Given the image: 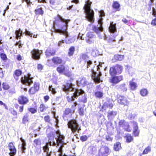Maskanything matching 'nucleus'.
<instances>
[{"mask_svg":"<svg viewBox=\"0 0 156 156\" xmlns=\"http://www.w3.org/2000/svg\"><path fill=\"white\" fill-rule=\"evenodd\" d=\"M55 53V50L50 48H48L45 52V54L47 57H48L54 55Z\"/></svg>","mask_w":156,"mask_h":156,"instance_id":"obj_22","label":"nucleus"},{"mask_svg":"<svg viewBox=\"0 0 156 156\" xmlns=\"http://www.w3.org/2000/svg\"><path fill=\"white\" fill-rule=\"evenodd\" d=\"M28 110L32 114L35 113L37 112V110L33 108H29Z\"/></svg>","mask_w":156,"mask_h":156,"instance_id":"obj_55","label":"nucleus"},{"mask_svg":"<svg viewBox=\"0 0 156 156\" xmlns=\"http://www.w3.org/2000/svg\"><path fill=\"white\" fill-rule=\"evenodd\" d=\"M109 149L107 146H104L101 147L99 151V156H107L109 154Z\"/></svg>","mask_w":156,"mask_h":156,"instance_id":"obj_12","label":"nucleus"},{"mask_svg":"<svg viewBox=\"0 0 156 156\" xmlns=\"http://www.w3.org/2000/svg\"><path fill=\"white\" fill-rule=\"evenodd\" d=\"M74 112L70 108H66L64 114L63 115L62 117L63 119L65 120H66V118H67L68 116L71 115L72 113Z\"/></svg>","mask_w":156,"mask_h":156,"instance_id":"obj_17","label":"nucleus"},{"mask_svg":"<svg viewBox=\"0 0 156 156\" xmlns=\"http://www.w3.org/2000/svg\"><path fill=\"white\" fill-rule=\"evenodd\" d=\"M49 98V97L48 96L46 95L44 97V99L45 102H46L48 101Z\"/></svg>","mask_w":156,"mask_h":156,"instance_id":"obj_64","label":"nucleus"},{"mask_svg":"<svg viewBox=\"0 0 156 156\" xmlns=\"http://www.w3.org/2000/svg\"><path fill=\"white\" fill-rule=\"evenodd\" d=\"M114 38H115L114 37ZM108 42L110 44L113 45H115V40L114 38H113L111 37L109 38L108 40Z\"/></svg>","mask_w":156,"mask_h":156,"instance_id":"obj_46","label":"nucleus"},{"mask_svg":"<svg viewBox=\"0 0 156 156\" xmlns=\"http://www.w3.org/2000/svg\"><path fill=\"white\" fill-rule=\"evenodd\" d=\"M151 150V148L150 147H148L146 148L143 152V154H147L149 152H150Z\"/></svg>","mask_w":156,"mask_h":156,"instance_id":"obj_51","label":"nucleus"},{"mask_svg":"<svg viewBox=\"0 0 156 156\" xmlns=\"http://www.w3.org/2000/svg\"><path fill=\"white\" fill-rule=\"evenodd\" d=\"M70 21V20L66 19L60 15H58L53 22V27L55 32L65 35L66 36L65 42L68 44L74 41L73 38L68 36L67 31L68 23Z\"/></svg>","mask_w":156,"mask_h":156,"instance_id":"obj_1","label":"nucleus"},{"mask_svg":"<svg viewBox=\"0 0 156 156\" xmlns=\"http://www.w3.org/2000/svg\"><path fill=\"white\" fill-rule=\"evenodd\" d=\"M87 137L86 135L82 136H81L80 140L82 142H84L87 140Z\"/></svg>","mask_w":156,"mask_h":156,"instance_id":"obj_59","label":"nucleus"},{"mask_svg":"<svg viewBox=\"0 0 156 156\" xmlns=\"http://www.w3.org/2000/svg\"><path fill=\"white\" fill-rule=\"evenodd\" d=\"M105 138L107 141H112L113 138L111 135H107L105 136Z\"/></svg>","mask_w":156,"mask_h":156,"instance_id":"obj_49","label":"nucleus"},{"mask_svg":"<svg viewBox=\"0 0 156 156\" xmlns=\"http://www.w3.org/2000/svg\"><path fill=\"white\" fill-rule=\"evenodd\" d=\"M148 93V92L146 89H142L140 91V94L141 95L143 96H146Z\"/></svg>","mask_w":156,"mask_h":156,"instance_id":"obj_43","label":"nucleus"},{"mask_svg":"<svg viewBox=\"0 0 156 156\" xmlns=\"http://www.w3.org/2000/svg\"><path fill=\"white\" fill-rule=\"evenodd\" d=\"M120 6V4L117 2H114L112 5L113 7L114 8L117 9H119Z\"/></svg>","mask_w":156,"mask_h":156,"instance_id":"obj_47","label":"nucleus"},{"mask_svg":"<svg viewBox=\"0 0 156 156\" xmlns=\"http://www.w3.org/2000/svg\"><path fill=\"white\" fill-rule=\"evenodd\" d=\"M18 101L20 104L24 105L27 104L28 100L26 97L22 96L18 98Z\"/></svg>","mask_w":156,"mask_h":156,"instance_id":"obj_20","label":"nucleus"},{"mask_svg":"<svg viewBox=\"0 0 156 156\" xmlns=\"http://www.w3.org/2000/svg\"><path fill=\"white\" fill-rule=\"evenodd\" d=\"M116 25V23H114L113 22H111L110 23L108 27V30L109 32L111 33V35L114 37H115L118 35Z\"/></svg>","mask_w":156,"mask_h":156,"instance_id":"obj_9","label":"nucleus"},{"mask_svg":"<svg viewBox=\"0 0 156 156\" xmlns=\"http://www.w3.org/2000/svg\"><path fill=\"white\" fill-rule=\"evenodd\" d=\"M94 65V64H93L91 60H89L86 61L87 68L92 66H94L95 67Z\"/></svg>","mask_w":156,"mask_h":156,"instance_id":"obj_44","label":"nucleus"},{"mask_svg":"<svg viewBox=\"0 0 156 156\" xmlns=\"http://www.w3.org/2000/svg\"><path fill=\"white\" fill-rule=\"evenodd\" d=\"M20 141L22 142V144L21 146V150L22 151V153H25V150L26 149V144L24 140L23 139L22 137H21L20 138Z\"/></svg>","mask_w":156,"mask_h":156,"instance_id":"obj_23","label":"nucleus"},{"mask_svg":"<svg viewBox=\"0 0 156 156\" xmlns=\"http://www.w3.org/2000/svg\"><path fill=\"white\" fill-rule=\"evenodd\" d=\"M52 61L55 64H59L62 63V59L58 57H54L52 58Z\"/></svg>","mask_w":156,"mask_h":156,"instance_id":"obj_24","label":"nucleus"},{"mask_svg":"<svg viewBox=\"0 0 156 156\" xmlns=\"http://www.w3.org/2000/svg\"><path fill=\"white\" fill-rule=\"evenodd\" d=\"M74 85L72 83H67L66 85H63L62 87L63 90L67 93L69 91H74V92L72 95H69L66 97V99L69 102H72L75 101V99L76 98L79 96L78 101L80 102L83 103L87 102V98L84 91L81 89H75L73 87Z\"/></svg>","mask_w":156,"mask_h":156,"instance_id":"obj_3","label":"nucleus"},{"mask_svg":"<svg viewBox=\"0 0 156 156\" xmlns=\"http://www.w3.org/2000/svg\"><path fill=\"white\" fill-rule=\"evenodd\" d=\"M25 33L26 35L29 36L31 37H32L33 34L31 33L30 31L27 30L26 29V30Z\"/></svg>","mask_w":156,"mask_h":156,"instance_id":"obj_60","label":"nucleus"},{"mask_svg":"<svg viewBox=\"0 0 156 156\" xmlns=\"http://www.w3.org/2000/svg\"><path fill=\"white\" fill-rule=\"evenodd\" d=\"M95 37V35L92 32H88L86 34V42L89 44H91L94 43V39Z\"/></svg>","mask_w":156,"mask_h":156,"instance_id":"obj_13","label":"nucleus"},{"mask_svg":"<svg viewBox=\"0 0 156 156\" xmlns=\"http://www.w3.org/2000/svg\"><path fill=\"white\" fill-rule=\"evenodd\" d=\"M92 3V2L90 1L89 0H87L85 2L83 9L86 15V20L92 23L94 22V11L91 9V5Z\"/></svg>","mask_w":156,"mask_h":156,"instance_id":"obj_4","label":"nucleus"},{"mask_svg":"<svg viewBox=\"0 0 156 156\" xmlns=\"http://www.w3.org/2000/svg\"><path fill=\"white\" fill-rule=\"evenodd\" d=\"M26 3L27 7L30 9L31 7V5L32 4V2L30 1V0H28V2H27Z\"/></svg>","mask_w":156,"mask_h":156,"instance_id":"obj_61","label":"nucleus"},{"mask_svg":"<svg viewBox=\"0 0 156 156\" xmlns=\"http://www.w3.org/2000/svg\"><path fill=\"white\" fill-rule=\"evenodd\" d=\"M48 89L49 91H51V93L53 94H55L56 92L54 88L52 87V85H49L48 87Z\"/></svg>","mask_w":156,"mask_h":156,"instance_id":"obj_48","label":"nucleus"},{"mask_svg":"<svg viewBox=\"0 0 156 156\" xmlns=\"http://www.w3.org/2000/svg\"><path fill=\"white\" fill-rule=\"evenodd\" d=\"M44 12L42 8H37L35 10V13L36 15H43Z\"/></svg>","mask_w":156,"mask_h":156,"instance_id":"obj_33","label":"nucleus"},{"mask_svg":"<svg viewBox=\"0 0 156 156\" xmlns=\"http://www.w3.org/2000/svg\"><path fill=\"white\" fill-rule=\"evenodd\" d=\"M116 114L117 112L116 111L109 110L108 112V117H114Z\"/></svg>","mask_w":156,"mask_h":156,"instance_id":"obj_38","label":"nucleus"},{"mask_svg":"<svg viewBox=\"0 0 156 156\" xmlns=\"http://www.w3.org/2000/svg\"><path fill=\"white\" fill-rule=\"evenodd\" d=\"M54 117L55 119V126L56 127H58V125L59 122V120L57 117H56L55 116H54Z\"/></svg>","mask_w":156,"mask_h":156,"instance_id":"obj_57","label":"nucleus"},{"mask_svg":"<svg viewBox=\"0 0 156 156\" xmlns=\"http://www.w3.org/2000/svg\"><path fill=\"white\" fill-rule=\"evenodd\" d=\"M95 96L96 97L100 98L103 96V93L101 91H97L95 92Z\"/></svg>","mask_w":156,"mask_h":156,"instance_id":"obj_41","label":"nucleus"},{"mask_svg":"<svg viewBox=\"0 0 156 156\" xmlns=\"http://www.w3.org/2000/svg\"><path fill=\"white\" fill-rule=\"evenodd\" d=\"M88 151L91 154H93L96 151V148L94 146H90L88 148Z\"/></svg>","mask_w":156,"mask_h":156,"instance_id":"obj_32","label":"nucleus"},{"mask_svg":"<svg viewBox=\"0 0 156 156\" xmlns=\"http://www.w3.org/2000/svg\"><path fill=\"white\" fill-rule=\"evenodd\" d=\"M124 55H114V58L116 60L121 61L124 58Z\"/></svg>","mask_w":156,"mask_h":156,"instance_id":"obj_42","label":"nucleus"},{"mask_svg":"<svg viewBox=\"0 0 156 156\" xmlns=\"http://www.w3.org/2000/svg\"><path fill=\"white\" fill-rule=\"evenodd\" d=\"M114 149L115 151H119L121 148V144L119 142H117L114 145Z\"/></svg>","mask_w":156,"mask_h":156,"instance_id":"obj_36","label":"nucleus"},{"mask_svg":"<svg viewBox=\"0 0 156 156\" xmlns=\"http://www.w3.org/2000/svg\"><path fill=\"white\" fill-rule=\"evenodd\" d=\"M124 125L123 126L122 128L124 129L126 131H129V130L128 129L129 126L128 123L127 122H126Z\"/></svg>","mask_w":156,"mask_h":156,"instance_id":"obj_52","label":"nucleus"},{"mask_svg":"<svg viewBox=\"0 0 156 156\" xmlns=\"http://www.w3.org/2000/svg\"><path fill=\"white\" fill-rule=\"evenodd\" d=\"M91 54L93 57L97 56L100 55L99 51L97 49L93 50Z\"/></svg>","mask_w":156,"mask_h":156,"instance_id":"obj_40","label":"nucleus"},{"mask_svg":"<svg viewBox=\"0 0 156 156\" xmlns=\"http://www.w3.org/2000/svg\"><path fill=\"white\" fill-rule=\"evenodd\" d=\"M0 57L3 60H6L7 59V57L5 54L2 53L0 54Z\"/></svg>","mask_w":156,"mask_h":156,"instance_id":"obj_54","label":"nucleus"},{"mask_svg":"<svg viewBox=\"0 0 156 156\" xmlns=\"http://www.w3.org/2000/svg\"><path fill=\"white\" fill-rule=\"evenodd\" d=\"M28 118L27 115H25L24 116L23 119L22 123L23 124H25L28 121Z\"/></svg>","mask_w":156,"mask_h":156,"instance_id":"obj_53","label":"nucleus"},{"mask_svg":"<svg viewBox=\"0 0 156 156\" xmlns=\"http://www.w3.org/2000/svg\"><path fill=\"white\" fill-rule=\"evenodd\" d=\"M117 88L119 90L123 92H126L127 89V87L126 86V84L125 83L120 85L119 87H118Z\"/></svg>","mask_w":156,"mask_h":156,"instance_id":"obj_26","label":"nucleus"},{"mask_svg":"<svg viewBox=\"0 0 156 156\" xmlns=\"http://www.w3.org/2000/svg\"><path fill=\"white\" fill-rule=\"evenodd\" d=\"M59 97H56L55 98H54L52 100L51 104L53 105H55L56 104H58L60 103L59 99Z\"/></svg>","mask_w":156,"mask_h":156,"instance_id":"obj_31","label":"nucleus"},{"mask_svg":"<svg viewBox=\"0 0 156 156\" xmlns=\"http://www.w3.org/2000/svg\"><path fill=\"white\" fill-rule=\"evenodd\" d=\"M126 141L127 143H130L133 140V136L129 134L126 135Z\"/></svg>","mask_w":156,"mask_h":156,"instance_id":"obj_39","label":"nucleus"},{"mask_svg":"<svg viewBox=\"0 0 156 156\" xmlns=\"http://www.w3.org/2000/svg\"><path fill=\"white\" fill-rule=\"evenodd\" d=\"M133 133L135 136H137L139 134V131L138 130V127L137 125V123L135 122H133Z\"/></svg>","mask_w":156,"mask_h":156,"instance_id":"obj_18","label":"nucleus"},{"mask_svg":"<svg viewBox=\"0 0 156 156\" xmlns=\"http://www.w3.org/2000/svg\"><path fill=\"white\" fill-rule=\"evenodd\" d=\"M91 77L94 82L96 83H99L101 81L100 79V77L101 76V72H99L98 73L95 71V70L92 68H91Z\"/></svg>","mask_w":156,"mask_h":156,"instance_id":"obj_7","label":"nucleus"},{"mask_svg":"<svg viewBox=\"0 0 156 156\" xmlns=\"http://www.w3.org/2000/svg\"><path fill=\"white\" fill-rule=\"evenodd\" d=\"M76 83L78 86L84 87L87 83V80L85 77H81L76 81Z\"/></svg>","mask_w":156,"mask_h":156,"instance_id":"obj_15","label":"nucleus"},{"mask_svg":"<svg viewBox=\"0 0 156 156\" xmlns=\"http://www.w3.org/2000/svg\"><path fill=\"white\" fill-rule=\"evenodd\" d=\"M22 73L21 71L20 70H16L15 72L14 77L15 79H17L18 77L20 76Z\"/></svg>","mask_w":156,"mask_h":156,"instance_id":"obj_35","label":"nucleus"},{"mask_svg":"<svg viewBox=\"0 0 156 156\" xmlns=\"http://www.w3.org/2000/svg\"><path fill=\"white\" fill-rule=\"evenodd\" d=\"M48 108V107L47 106H45L43 104H41L40 105L39 108L38 109L39 112H44Z\"/></svg>","mask_w":156,"mask_h":156,"instance_id":"obj_27","label":"nucleus"},{"mask_svg":"<svg viewBox=\"0 0 156 156\" xmlns=\"http://www.w3.org/2000/svg\"><path fill=\"white\" fill-rule=\"evenodd\" d=\"M32 79L33 77H30V75L28 74L27 76H25L21 78V82L23 84L30 86L33 83Z\"/></svg>","mask_w":156,"mask_h":156,"instance_id":"obj_10","label":"nucleus"},{"mask_svg":"<svg viewBox=\"0 0 156 156\" xmlns=\"http://www.w3.org/2000/svg\"><path fill=\"white\" fill-rule=\"evenodd\" d=\"M2 86L3 88L5 90H8L9 88V86L8 84L6 83H2Z\"/></svg>","mask_w":156,"mask_h":156,"instance_id":"obj_56","label":"nucleus"},{"mask_svg":"<svg viewBox=\"0 0 156 156\" xmlns=\"http://www.w3.org/2000/svg\"><path fill=\"white\" fill-rule=\"evenodd\" d=\"M41 142V140L40 139H36L34 141V145L36 146L38 145H40Z\"/></svg>","mask_w":156,"mask_h":156,"instance_id":"obj_45","label":"nucleus"},{"mask_svg":"<svg viewBox=\"0 0 156 156\" xmlns=\"http://www.w3.org/2000/svg\"><path fill=\"white\" fill-rule=\"evenodd\" d=\"M129 87L131 90H134L136 88L137 84L133 81H130L129 82Z\"/></svg>","mask_w":156,"mask_h":156,"instance_id":"obj_28","label":"nucleus"},{"mask_svg":"<svg viewBox=\"0 0 156 156\" xmlns=\"http://www.w3.org/2000/svg\"><path fill=\"white\" fill-rule=\"evenodd\" d=\"M117 100L118 103L122 105H126L128 103L126 98L122 96H120L118 98Z\"/></svg>","mask_w":156,"mask_h":156,"instance_id":"obj_19","label":"nucleus"},{"mask_svg":"<svg viewBox=\"0 0 156 156\" xmlns=\"http://www.w3.org/2000/svg\"><path fill=\"white\" fill-rule=\"evenodd\" d=\"M122 80V76H115L112 77L111 82L114 83H117Z\"/></svg>","mask_w":156,"mask_h":156,"instance_id":"obj_21","label":"nucleus"},{"mask_svg":"<svg viewBox=\"0 0 156 156\" xmlns=\"http://www.w3.org/2000/svg\"><path fill=\"white\" fill-rule=\"evenodd\" d=\"M37 67L38 70L41 71L42 69L43 66L39 64L37 65Z\"/></svg>","mask_w":156,"mask_h":156,"instance_id":"obj_63","label":"nucleus"},{"mask_svg":"<svg viewBox=\"0 0 156 156\" xmlns=\"http://www.w3.org/2000/svg\"><path fill=\"white\" fill-rule=\"evenodd\" d=\"M65 70V67L63 65H60L57 68V71L60 73H63Z\"/></svg>","mask_w":156,"mask_h":156,"instance_id":"obj_30","label":"nucleus"},{"mask_svg":"<svg viewBox=\"0 0 156 156\" xmlns=\"http://www.w3.org/2000/svg\"><path fill=\"white\" fill-rule=\"evenodd\" d=\"M47 136L48 138V142L46 143L45 145L43 147V150L44 152L46 153V156H51L52 151H49L50 146H59L61 144L60 147L62 146L64 144V140L65 137L62 134L59 130L55 132H50L48 134Z\"/></svg>","mask_w":156,"mask_h":156,"instance_id":"obj_2","label":"nucleus"},{"mask_svg":"<svg viewBox=\"0 0 156 156\" xmlns=\"http://www.w3.org/2000/svg\"><path fill=\"white\" fill-rule=\"evenodd\" d=\"M70 103H71V108L70 109L74 112L76 109V105H78V104L76 101L74 102V101H73Z\"/></svg>","mask_w":156,"mask_h":156,"instance_id":"obj_34","label":"nucleus"},{"mask_svg":"<svg viewBox=\"0 0 156 156\" xmlns=\"http://www.w3.org/2000/svg\"><path fill=\"white\" fill-rule=\"evenodd\" d=\"M44 119L45 122L51 123V119H50V117L49 115H46L44 117Z\"/></svg>","mask_w":156,"mask_h":156,"instance_id":"obj_50","label":"nucleus"},{"mask_svg":"<svg viewBox=\"0 0 156 156\" xmlns=\"http://www.w3.org/2000/svg\"><path fill=\"white\" fill-rule=\"evenodd\" d=\"M32 58L35 60H39L40 58L41 55L42 53V50H39L38 49H33L31 52Z\"/></svg>","mask_w":156,"mask_h":156,"instance_id":"obj_11","label":"nucleus"},{"mask_svg":"<svg viewBox=\"0 0 156 156\" xmlns=\"http://www.w3.org/2000/svg\"><path fill=\"white\" fill-rule=\"evenodd\" d=\"M152 15L156 17V10L154 7L152 8Z\"/></svg>","mask_w":156,"mask_h":156,"instance_id":"obj_62","label":"nucleus"},{"mask_svg":"<svg viewBox=\"0 0 156 156\" xmlns=\"http://www.w3.org/2000/svg\"><path fill=\"white\" fill-rule=\"evenodd\" d=\"M99 19L98 21V24L97 25H93L92 27L93 30L97 34L99 35L103 30L102 27V17L105 16V13L103 10L99 11Z\"/></svg>","mask_w":156,"mask_h":156,"instance_id":"obj_5","label":"nucleus"},{"mask_svg":"<svg viewBox=\"0 0 156 156\" xmlns=\"http://www.w3.org/2000/svg\"><path fill=\"white\" fill-rule=\"evenodd\" d=\"M75 50V48L73 46L71 47L69 49V51L68 53V55L69 56H73Z\"/></svg>","mask_w":156,"mask_h":156,"instance_id":"obj_37","label":"nucleus"},{"mask_svg":"<svg viewBox=\"0 0 156 156\" xmlns=\"http://www.w3.org/2000/svg\"><path fill=\"white\" fill-rule=\"evenodd\" d=\"M122 67L119 65H116L115 66L111 67L109 70V73L111 75L113 76L117 73L120 74L122 73Z\"/></svg>","mask_w":156,"mask_h":156,"instance_id":"obj_8","label":"nucleus"},{"mask_svg":"<svg viewBox=\"0 0 156 156\" xmlns=\"http://www.w3.org/2000/svg\"><path fill=\"white\" fill-rule=\"evenodd\" d=\"M68 128L70 129L73 133L77 132L79 133L81 130V127L75 119H72L69 121L67 123Z\"/></svg>","mask_w":156,"mask_h":156,"instance_id":"obj_6","label":"nucleus"},{"mask_svg":"<svg viewBox=\"0 0 156 156\" xmlns=\"http://www.w3.org/2000/svg\"><path fill=\"white\" fill-rule=\"evenodd\" d=\"M126 122L124 120H121L119 122V126L120 127H123Z\"/></svg>","mask_w":156,"mask_h":156,"instance_id":"obj_58","label":"nucleus"},{"mask_svg":"<svg viewBox=\"0 0 156 156\" xmlns=\"http://www.w3.org/2000/svg\"><path fill=\"white\" fill-rule=\"evenodd\" d=\"M10 151V156H13L16 153V150L12 143H10L8 145Z\"/></svg>","mask_w":156,"mask_h":156,"instance_id":"obj_16","label":"nucleus"},{"mask_svg":"<svg viewBox=\"0 0 156 156\" xmlns=\"http://www.w3.org/2000/svg\"><path fill=\"white\" fill-rule=\"evenodd\" d=\"M15 33L16 35V39H18L19 38H20V36H22L24 33L20 29H19L18 30L16 31Z\"/></svg>","mask_w":156,"mask_h":156,"instance_id":"obj_25","label":"nucleus"},{"mask_svg":"<svg viewBox=\"0 0 156 156\" xmlns=\"http://www.w3.org/2000/svg\"><path fill=\"white\" fill-rule=\"evenodd\" d=\"M39 89V84L35 83L34 86L31 87L29 90V92L31 94H34L37 92Z\"/></svg>","mask_w":156,"mask_h":156,"instance_id":"obj_14","label":"nucleus"},{"mask_svg":"<svg viewBox=\"0 0 156 156\" xmlns=\"http://www.w3.org/2000/svg\"><path fill=\"white\" fill-rule=\"evenodd\" d=\"M78 111H79V114L81 116H83L84 115V109H83V108L84 106L83 105L82 106L80 105V104H79L78 105Z\"/></svg>","mask_w":156,"mask_h":156,"instance_id":"obj_29","label":"nucleus"}]
</instances>
